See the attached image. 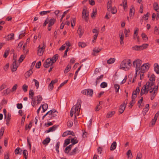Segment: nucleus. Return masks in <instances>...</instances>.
Returning <instances> with one entry per match:
<instances>
[{
    "label": "nucleus",
    "instance_id": "27",
    "mask_svg": "<svg viewBox=\"0 0 159 159\" xmlns=\"http://www.w3.org/2000/svg\"><path fill=\"white\" fill-rule=\"evenodd\" d=\"M72 146H73L71 144L66 147L64 151L65 153H68L69 151L70 150Z\"/></svg>",
    "mask_w": 159,
    "mask_h": 159
},
{
    "label": "nucleus",
    "instance_id": "36",
    "mask_svg": "<svg viewBox=\"0 0 159 159\" xmlns=\"http://www.w3.org/2000/svg\"><path fill=\"white\" fill-rule=\"evenodd\" d=\"M9 50H10V49L9 48H7L5 50V52H4V54L3 55V57L5 58H6V57H7L8 55Z\"/></svg>",
    "mask_w": 159,
    "mask_h": 159
},
{
    "label": "nucleus",
    "instance_id": "26",
    "mask_svg": "<svg viewBox=\"0 0 159 159\" xmlns=\"http://www.w3.org/2000/svg\"><path fill=\"white\" fill-rule=\"evenodd\" d=\"M22 150H21L20 148H18L15 150V152L16 155L21 154V153L22 152Z\"/></svg>",
    "mask_w": 159,
    "mask_h": 159
},
{
    "label": "nucleus",
    "instance_id": "29",
    "mask_svg": "<svg viewBox=\"0 0 159 159\" xmlns=\"http://www.w3.org/2000/svg\"><path fill=\"white\" fill-rule=\"evenodd\" d=\"M33 73V71L32 70L30 69L25 74V76L26 77H29Z\"/></svg>",
    "mask_w": 159,
    "mask_h": 159
},
{
    "label": "nucleus",
    "instance_id": "7",
    "mask_svg": "<svg viewBox=\"0 0 159 159\" xmlns=\"http://www.w3.org/2000/svg\"><path fill=\"white\" fill-rule=\"evenodd\" d=\"M149 68V66L148 63H145L141 66L140 68L139 73H144L147 71Z\"/></svg>",
    "mask_w": 159,
    "mask_h": 159
},
{
    "label": "nucleus",
    "instance_id": "14",
    "mask_svg": "<svg viewBox=\"0 0 159 159\" xmlns=\"http://www.w3.org/2000/svg\"><path fill=\"white\" fill-rule=\"evenodd\" d=\"M70 134L71 135L73 136H75V134L73 131H67L63 133L62 134V136L64 137Z\"/></svg>",
    "mask_w": 159,
    "mask_h": 159
},
{
    "label": "nucleus",
    "instance_id": "56",
    "mask_svg": "<svg viewBox=\"0 0 159 159\" xmlns=\"http://www.w3.org/2000/svg\"><path fill=\"white\" fill-rule=\"evenodd\" d=\"M141 36L143 39L145 41L148 40V38L147 36L144 33H142L141 34Z\"/></svg>",
    "mask_w": 159,
    "mask_h": 159
},
{
    "label": "nucleus",
    "instance_id": "9",
    "mask_svg": "<svg viewBox=\"0 0 159 159\" xmlns=\"http://www.w3.org/2000/svg\"><path fill=\"white\" fill-rule=\"evenodd\" d=\"M148 44H143L141 46H135L132 47V49L135 50H140L146 48L148 46Z\"/></svg>",
    "mask_w": 159,
    "mask_h": 159
},
{
    "label": "nucleus",
    "instance_id": "62",
    "mask_svg": "<svg viewBox=\"0 0 159 159\" xmlns=\"http://www.w3.org/2000/svg\"><path fill=\"white\" fill-rule=\"evenodd\" d=\"M11 91L9 89H7L6 90L4 91V94H9Z\"/></svg>",
    "mask_w": 159,
    "mask_h": 159
},
{
    "label": "nucleus",
    "instance_id": "28",
    "mask_svg": "<svg viewBox=\"0 0 159 159\" xmlns=\"http://www.w3.org/2000/svg\"><path fill=\"white\" fill-rule=\"evenodd\" d=\"M115 111H110L107 114L106 117L107 118H109L111 117L113 115L115 114Z\"/></svg>",
    "mask_w": 159,
    "mask_h": 159
},
{
    "label": "nucleus",
    "instance_id": "37",
    "mask_svg": "<svg viewBox=\"0 0 159 159\" xmlns=\"http://www.w3.org/2000/svg\"><path fill=\"white\" fill-rule=\"evenodd\" d=\"M115 61L114 58H110L107 61V63L108 64H111L113 63Z\"/></svg>",
    "mask_w": 159,
    "mask_h": 159
},
{
    "label": "nucleus",
    "instance_id": "10",
    "mask_svg": "<svg viewBox=\"0 0 159 159\" xmlns=\"http://www.w3.org/2000/svg\"><path fill=\"white\" fill-rule=\"evenodd\" d=\"M82 93L84 94L92 97L93 93V91L92 89H88L83 90Z\"/></svg>",
    "mask_w": 159,
    "mask_h": 159
},
{
    "label": "nucleus",
    "instance_id": "51",
    "mask_svg": "<svg viewBox=\"0 0 159 159\" xmlns=\"http://www.w3.org/2000/svg\"><path fill=\"white\" fill-rule=\"evenodd\" d=\"M111 11L112 14H114L116 12L117 10L115 7H113L112 8H111Z\"/></svg>",
    "mask_w": 159,
    "mask_h": 159
},
{
    "label": "nucleus",
    "instance_id": "6",
    "mask_svg": "<svg viewBox=\"0 0 159 159\" xmlns=\"http://www.w3.org/2000/svg\"><path fill=\"white\" fill-rule=\"evenodd\" d=\"M45 48V43L44 42H43L42 44L39 45L38 47L37 54L38 56H40L43 55Z\"/></svg>",
    "mask_w": 159,
    "mask_h": 159
},
{
    "label": "nucleus",
    "instance_id": "38",
    "mask_svg": "<svg viewBox=\"0 0 159 159\" xmlns=\"http://www.w3.org/2000/svg\"><path fill=\"white\" fill-rule=\"evenodd\" d=\"M114 87L116 92V93H117L119 91L120 88V85L118 84H115L114 85Z\"/></svg>",
    "mask_w": 159,
    "mask_h": 159
},
{
    "label": "nucleus",
    "instance_id": "39",
    "mask_svg": "<svg viewBox=\"0 0 159 159\" xmlns=\"http://www.w3.org/2000/svg\"><path fill=\"white\" fill-rule=\"evenodd\" d=\"M111 2H108L107 4V10L109 11H111Z\"/></svg>",
    "mask_w": 159,
    "mask_h": 159
},
{
    "label": "nucleus",
    "instance_id": "12",
    "mask_svg": "<svg viewBox=\"0 0 159 159\" xmlns=\"http://www.w3.org/2000/svg\"><path fill=\"white\" fill-rule=\"evenodd\" d=\"M50 58L47 59L44 62L43 66L46 68H48L49 66H51L53 63Z\"/></svg>",
    "mask_w": 159,
    "mask_h": 159
},
{
    "label": "nucleus",
    "instance_id": "11",
    "mask_svg": "<svg viewBox=\"0 0 159 159\" xmlns=\"http://www.w3.org/2000/svg\"><path fill=\"white\" fill-rule=\"evenodd\" d=\"M82 18L84 19L86 21H87L89 19V13L87 12L86 9L84 8L82 13Z\"/></svg>",
    "mask_w": 159,
    "mask_h": 159
},
{
    "label": "nucleus",
    "instance_id": "33",
    "mask_svg": "<svg viewBox=\"0 0 159 159\" xmlns=\"http://www.w3.org/2000/svg\"><path fill=\"white\" fill-rule=\"evenodd\" d=\"M71 142L72 143L71 144L72 146L74 145L75 144L77 143L78 142V141L76 139V138H75L73 139H72L71 140Z\"/></svg>",
    "mask_w": 159,
    "mask_h": 159
},
{
    "label": "nucleus",
    "instance_id": "46",
    "mask_svg": "<svg viewBox=\"0 0 159 159\" xmlns=\"http://www.w3.org/2000/svg\"><path fill=\"white\" fill-rule=\"evenodd\" d=\"M107 86V84L105 82H103L100 84V86L101 88H104Z\"/></svg>",
    "mask_w": 159,
    "mask_h": 159
},
{
    "label": "nucleus",
    "instance_id": "19",
    "mask_svg": "<svg viewBox=\"0 0 159 159\" xmlns=\"http://www.w3.org/2000/svg\"><path fill=\"white\" fill-rule=\"evenodd\" d=\"M103 75H101L100 76H98L96 79V80L95 82L96 86L97 85V84L99 83L101 81L103 78Z\"/></svg>",
    "mask_w": 159,
    "mask_h": 159
},
{
    "label": "nucleus",
    "instance_id": "42",
    "mask_svg": "<svg viewBox=\"0 0 159 159\" xmlns=\"http://www.w3.org/2000/svg\"><path fill=\"white\" fill-rule=\"evenodd\" d=\"M58 125H54L52 127L49 128L51 132L55 130L57 128Z\"/></svg>",
    "mask_w": 159,
    "mask_h": 159
},
{
    "label": "nucleus",
    "instance_id": "54",
    "mask_svg": "<svg viewBox=\"0 0 159 159\" xmlns=\"http://www.w3.org/2000/svg\"><path fill=\"white\" fill-rule=\"evenodd\" d=\"M23 154L25 157V159H27L28 157V152L26 150H25L23 151Z\"/></svg>",
    "mask_w": 159,
    "mask_h": 159
},
{
    "label": "nucleus",
    "instance_id": "1",
    "mask_svg": "<svg viewBox=\"0 0 159 159\" xmlns=\"http://www.w3.org/2000/svg\"><path fill=\"white\" fill-rule=\"evenodd\" d=\"M153 85L154 83L153 82L151 83L147 82L141 89L140 95L142 96L143 94H147L149 91L150 93H151V100H153L157 94L158 88V86L153 87Z\"/></svg>",
    "mask_w": 159,
    "mask_h": 159
},
{
    "label": "nucleus",
    "instance_id": "31",
    "mask_svg": "<svg viewBox=\"0 0 159 159\" xmlns=\"http://www.w3.org/2000/svg\"><path fill=\"white\" fill-rule=\"evenodd\" d=\"M42 107V108L43 110V112H44L47 110L48 107V105L47 103H45L43 105H41V107Z\"/></svg>",
    "mask_w": 159,
    "mask_h": 159
},
{
    "label": "nucleus",
    "instance_id": "30",
    "mask_svg": "<svg viewBox=\"0 0 159 159\" xmlns=\"http://www.w3.org/2000/svg\"><path fill=\"white\" fill-rule=\"evenodd\" d=\"M78 150V148L77 147L75 148L72 151L70 152L69 155L70 156L75 155L76 153V151Z\"/></svg>",
    "mask_w": 159,
    "mask_h": 159
},
{
    "label": "nucleus",
    "instance_id": "2",
    "mask_svg": "<svg viewBox=\"0 0 159 159\" xmlns=\"http://www.w3.org/2000/svg\"><path fill=\"white\" fill-rule=\"evenodd\" d=\"M131 65L130 60L125 59L121 63L120 68L125 70H127L130 69Z\"/></svg>",
    "mask_w": 159,
    "mask_h": 159
},
{
    "label": "nucleus",
    "instance_id": "32",
    "mask_svg": "<svg viewBox=\"0 0 159 159\" xmlns=\"http://www.w3.org/2000/svg\"><path fill=\"white\" fill-rule=\"evenodd\" d=\"M149 108V104H146L145 107L143 109V112H144L145 114H146V113L148 111Z\"/></svg>",
    "mask_w": 159,
    "mask_h": 159
},
{
    "label": "nucleus",
    "instance_id": "13",
    "mask_svg": "<svg viewBox=\"0 0 159 159\" xmlns=\"http://www.w3.org/2000/svg\"><path fill=\"white\" fill-rule=\"evenodd\" d=\"M126 104L125 103H123L120 106L119 111L120 114H122L123 112L125 109L126 106Z\"/></svg>",
    "mask_w": 159,
    "mask_h": 159
},
{
    "label": "nucleus",
    "instance_id": "63",
    "mask_svg": "<svg viewBox=\"0 0 159 159\" xmlns=\"http://www.w3.org/2000/svg\"><path fill=\"white\" fill-rule=\"evenodd\" d=\"M17 84H15L13 87L11 89V92H12L14 91H15L17 89Z\"/></svg>",
    "mask_w": 159,
    "mask_h": 159
},
{
    "label": "nucleus",
    "instance_id": "55",
    "mask_svg": "<svg viewBox=\"0 0 159 159\" xmlns=\"http://www.w3.org/2000/svg\"><path fill=\"white\" fill-rule=\"evenodd\" d=\"M142 157V156L141 153L140 152H138L137 154L136 159H141Z\"/></svg>",
    "mask_w": 159,
    "mask_h": 159
},
{
    "label": "nucleus",
    "instance_id": "57",
    "mask_svg": "<svg viewBox=\"0 0 159 159\" xmlns=\"http://www.w3.org/2000/svg\"><path fill=\"white\" fill-rule=\"evenodd\" d=\"M5 129L3 127H2L0 129V136L1 137L3 136V133H4Z\"/></svg>",
    "mask_w": 159,
    "mask_h": 159
},
{
    "label": "nucleus",
    "instance_id": "22",
    "mask_svg": "<svg viewBox=\"0 0 159 159\" xmlns=\"http://www.w3.org/2000/svg\"><path fill=\"white\" fill-rule=\"evenodd\" d=\"M154 71L157 74H159V66L157 63H155L154 65Z\"/></svg>",
    "mask_w": 159,
    "mask_h": 159
},
{
    "label": "nucleus",
    "instance_id": "60",
    "mask_svg": "<svg viewBox=\"0 0 159 159\" xmlns=\"http://www.w3.org/2000/svg\"><path fill=\"white\" fill-rule=\"evenodd\" d=\"M143 101V97H142L140 99L138 102V105L139 107H140V106L141 105V103H142Z\"/></svg>",
    "mask_w": 159,
    "mask_h": 159
},
{
    "label": "nucleus",
    "instance_id": "18",
    "mask_svg": "<svg viewBox=\"0 0 159 159\" xmlns=\"http://www.w3.org/2000/svg\"><path fill=\"white\" fill-rule=\"evenodd\" d=\"M101 50V49L98 47H95L93 50V55L96 56V54L99 52Z\"/></svg>",
    "mask_w": 159,
    "mask_h": 159
},
{
    "label": "nucleus",
    "instance_id": "20",
    "mask_svg": "<svg viewBox=\"0 0 159 159\" xmlns=\"http://www.w3.org/2000/svg\"><path fill=\"white\" fill-rule=\"evenodd\" d=\"M134 8L133 6L132 7L130 8L129 10V16L131 18L132 16H134Z\"/></svg>",
    "mask_w": 159,
    "mask_h": 159
},
{
    "label": "nucleus",
    "instance_id": "52",
    "mask_svg": "<svg viewBox=\"0 0 159 159\" xmlns=\"http://www.w3.org/2000/svg\"><path fill=\"white\" fill-rule=\"evenodd\" d=\"M78 45L79 47L81 48H84L86 46V44L84 43L79 42L78 43Z\"/></svg>",
    "mask_w": 159,
    "mask_h": 159
},
{
    "label": "nucleus",
    "instance_id": "17",
    "mask_svg": "<svg viewBox=\"0 0 159 159\" xmlns=\"http://www.w3.org/2000/svg\"><path fill=\"white\" fill-rule=\"evenodd\" d=\"M155 76L154 75V74H152L151 75V76L149 78V80L150 82H149V83H151L152 82H153L154 83V84L155 83Z\"/></svg>",
    "mask_w": 159,
    "mask_h": 159
},
{
    "label": "nucleus",
    "instance_id": "41",
    "mask_svg": "<svg viewBox=\"0 0 159 159\" xmlns=\"http://www.w3.org/2000/svg\"><path fill=\"white\" fill-rule=\"evenodd\" d=\"M37 98V104H39L40 103L41 101L42 100V97L40 96L39 95L36 97Z\"/></svg>",
    "mask_w": 159,
    "mask_h": 159
},
{
    "label": "nucleus",
    "instance_id": "40",
    "mask_svg": "<svg viewBox=\"0 0 159 159\" xmlns=\"http://www.w3.org/2000/svg\"><path fill=\"white\" fill-rule=\"evenodd\" d=\"M34 96V93L32 90H30L29 91V97L31 99L33 98Z\"/></svg>",
    "mask_w": 159,
    "mask_h": 159
},
{
    "label": "nucleus",
    "instance_id": "44",
    "mask_svg": "<svg viewBox=\"0 0 159 159\" xmlns=\"http://www.w3.org/2000/svg\"><path fill=\"white\" fill-rule=\"evenodd\" d=\"M127 156L128 158L130 157V158H131L133 156L131 150H128L127 153Z\"/></svg>",
    "mask_w": 159,
    "mask_h": 159
},
{
    "label": "nucleus",
    "instance_id": "53",
    "mask_svg": "<svg viewBox=\"0 0 159 159\" xmlns=\"http://www.w3.org/2000/svg\"><path fill=\"white\" fill-rule=\"evenodd\" d=\"M56 112V111L55 110H51L47 113V114L51 115V116L55 113Z\"/></svg>",
    "mask_w": 159,
    "mask_h": 159
},
{
    "label": "nucleus",
    "instance_id": "25",
    "mask_svg": "<svg viewBox=\"0 0 159 159\" xmlns=\"http://www.w3.org/2000/svg\"><path fill=\"white\" fill-rule=\"evenodd\" d=\"M120 5L123 6L124 9H125L127 7V0H123L122 3L120 4Z\"/></svg>",
    "mask_w": 159,
    "mask_h": 159
},
{
    "label": "nucleus",
    "instance_id": "48",
    "mask_svg": "<svg viewBox=\"0 0 159 159\" xmlns=\"http://www.w3.org/2000/svg\"><path fill=\"white\" fill-rule=\"evenodd\" d=\"M100 102H99V103L97 105L95 109V110L96 111H98L102 108V107L100 106Z\"/></svg>",
    "mask_w": 159,
    "mask_h": 159
},
{
    "label": "nucleus",
    "instance_id": "24",
    "mask_svg": "<svg viewBox=\"0 0 159 159\" xmlns=\"http://www.w3.org/2000/svg\"><path fill=\"white\" fill-rule=\"evenodd\" d=\"M116 147V142L114 141L113 142V143L111 144L110 148V149L111 151H113L114 150Z\"/></svg>",
    "mask_w": 159,
    "mask_h": 159
},
{
    "label": "nucleus",
    "instance_id": "3",
    "mask_svg": "<svg viewBox=\"0 0 159 159\" xmlns=\"http://www.w3.org/2000/svg\"><path fill=\"white\" fill-rule=\"evenodd\" d=\"M81 104V100L80 99H79L77 100V104L75 105V106L73 107L74 108V111H75L74 113L75 117L76 115H79Z\"/></svg>",
    "mask_w": 159,
    "mask_h": 159
},
{
    "label": "nucleus",
    "instance_id": "4",
    "mask_svg": "<svg viewBox=\"0 0 159 159\" xmlns=\"http://www.w3.org/2000/svg\"><path fill=\"white\" fill-rule=\"evenodd\" d=\"M142 63V61L139 59H136L133 61V64L136 68V74H137L138 72L140 70V68Z\"/></svg>",
    "mask_w": 159,
    "mask_h": 159
},
{
    "label": "nucleus",
    "instance_id": "47",
    "mask_svg": "<svg viewBox=\"0 0 159 159\" xmlns=\"http://www.w3.org/2000/svg\"><path fill=\"white\" fill-rule=\"evenodd\" d=\"M71 68V66L68 65L64 71L65 73H67L69 72Z\"/></svg>",
    "mask_w": 159,
    "mask_h": 159
},
{
    "label": "nucleus",
    "instance_id": "45",
    "mask_svg": "<svg viewBox=\"0 0 159 159\" xmlns=\"http://www.w3.org/2000/svg\"><path fill=\"white\" fill-rule=\"evenodd\" d=\"M70 143V139H67L65 140V142L64 144V147H65L66 146Z\"/></svg>",
    "mask_w": 159,
    "mask_h": 159
},
{
    "label": "nucleus",
    "instance_id": "43",
    "mask_svg": "<svg viewBox=\"0 0 159 159\" xmlns=\"http://www.w3.org/2000/svg\"><path fill=\"white\" fill-rule=\"evenodd\" d=\"M153 7L154 9L156 11L159 9V7L158 4L157 2H154L153 4Z\"/></svg>",
    "mask_w": 159,
    "mask_h": 159
},
{
    "label": "nucleus",
    "instance_id": "5",
    "mask_svg": "<svg viewBox=\"0 0 159 159\" xmlns=\"http://www.w3.org/2000/svg\"><path fill=\"white\" fill-rule=\"evenodd\" d=\"M16 56L14 54L13 56L12 60V64L11 66V70L12 72L16 71L18 66L19 64L17 62Z\"/></svg>",
    "mask_w": 159,
    "mask_h": 159
},
{
    "label": "nucleus",
    "instance_id": "35",
    "mask_svg": "<svg viewBox=\"0 0 159 159\" xmlns=\"http://www.w3.org/2000/svg\"><path fill=\"white\" fill-rule=\"evenodd\" d=\"M120 36V42L121 44H122L124 43V42H123L124 39V34L123 33H122L120 35H119Z\"/></svg>",
    "mask_w": 159,
    "mask_h": 159
},
{
    "label": "nucleus",
    "instance_id": "50",
    "mask_svg": "<svg viewBox=\"0 0 159 159\" xmlns=\"http://www.w3.org/2000/svg\"><path fill=\"white\" fill-rule=\"evenodd\" d=\"M33 81L34 82H35V85L36 88V89H38L39 87V82L37 80H35V79H33Z\"/></svg>",
    "mask_w": 159,
    "mask_h": 159
},
{
    "label": "nucleus",
    "instance_id": "23",
    "mask_svg": "<svg viewBox=\"0 0 159 159\" xmlns=\"http://www.w3.org/2000/svg\"><path fill=\"white\" fill-rule=\"evenodd\" d=\"M58 58V55L57 54H56L54 55L52 58H50V59L54 63L56 61Z\"/></svg>",
    "mask_w": 159,
    "mask_h": 159
},
{
    "label": "nucleus",
    "instance_id": "49",
    "mask_svg": "<svg viewBox=\"0 0 159 159\" xmlns=\"http://www.w3.org/2000/svg\"><path fill=\"white\" fill-rule=\"evenodd\" d=\"M97 13V10L96 9H93V12L92 14L91 17L92 18H93V17H94L96 15Z\"/></svg>",
    "mask_w": 159,
    "mask_h": 159
},
{
    "label": "nucleus",
    "instance_id": "15",
    "mask_svg": "<svg viewBox=\"0 0 159 159\" xmlns=\"http://www.w3.org/2000/svg\"><path fill=\"white\" fill-rule=\"evenodd\" d=\"M7 40H13L14 39V34L13 33H11L8 34L6 38Z\"/></svg>",
    "mask_w": 159,
    "mask_h": 159
},
{
    "label": "nucleus",
    "instance_id": "34",
    "mask_svg": "<svg viewBox=\"0 0 159 159\" xmlns=\"http://www.w3.org/2000/svg\"><path fill=\"white\" fill-rule=\"evenodd\" d=\"M50 139L49 138H47L43 142V143L44 144H48L50 141Z\"/></svg>",
    "mask_w": 159,
    "mask_h": 159
},
{
    "label": "nucleus",
    "instance_id": "61",
    "mask_svg": "<svg viewBox=\"0 0 159 159\" xmlns=\"http://www.w3.org/2000/svg\"><path fill=\"white\" fill-rule=\"evenodd\" d=\"M32 99V102H31V104L33 107H34V106L36 104V100L34 98H33Z\"/></svg>",
    "mask_w": 159,
    "mask_h": 159
},
{
    "label": "nucleus",
    "instance_id": "21",
    "mask_svg": "<svg viewBox=\"0 0 159 159\" xmlns=\"http://www.w3.org/2000/svg\"><path fill=\"white\" fill-rule=\"evenodd\" d=\"M81 28V26L80 25L79 26L78 29L77 30V33L78 34L79 33V37L80 38L82 37V35H83L84 33V32L82 31Z\"/></svg>",
    "mask_w": 159,
    "mask_h": 159
},
{
    "label": "nucleus",
    "instance_id": "64",
    "mask_svg": "<svg viewBox=\"0 0 159 159\" xmlns=\"http://www.w3.org/2000/svg\"><path fill=\"white\" fill-rule=\"evenodd\" d=\"M24 58L25 57H24V56L23 55H21L19 59V62L20 63L22 62Z\"/></svg>",
    "mask_w": 159,
    "mask_h": 159
},
{
    "label": "nucleus",
    "instance_id": "8",
    "mask_svg": "<svg viewBox=\"0 0 159 159\" xmlns=\"http://www.w3.org/2000/svg\"><path fill=\"white\" fill-rule=\"evenodd\" d=\"M56 20V19L54 18H52L50 20L48 18V31H50L51 30L52 26L55 24Z\"/></svg>",
    "mask_w": 159,
    "mask_h": 159
},
{
    "label": "nucleus",
    "instance_id": "16",
    "mask_svg": "<svg viewBox=\"0 0 159 159\" xmlns=\"http://www.w3.org/2000/svg\"><path fill=\"white\" fill-rule=\"evenodd\" d=\"M6 118V124L7 126H9V122L11 119V114L9 113H8L7 115L6 116V117H5Z\"/></svg>",
    "mask_w": 159,
    "mask_h": 159
},
{
    "label": "nucleus",
    "instance_id": "59",
    "mask_svg": "<svg viewBox=\"0 0 159 159\" xmlns=\"http://www.w3.org/2000/svg\"><path fill=\"white\" fill-rule=\"evenodd\" d=\"M28 86L25 84L23 85L22 89L25 92H26L27 91Z\"/></svg>",
    "mask_w": 159,
    "mask_h": 159
},
{
    "label": "nucleus",
    "instance_id": "58",
    "mask_svg": "<svg viewBox=\"0 0 159 159\" xmlns=\"http://www.w3.org/2000/svg\"><path fill=\"white\" fill-rule=\"evenodd\" d=\"M73 122L71 120H70L68 121L67 123V125L69 127H71L73 125Z\"/></svg>",
    "mask_w": 159,
    "mask_h": 159
}]
</instances>
